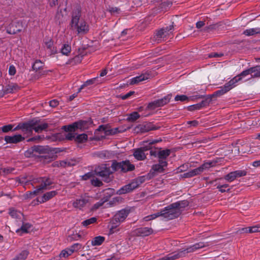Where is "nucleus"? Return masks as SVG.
<instances>
[{
    "mask_svg": "<svg viewBox=\"0 0 260 260\" xmlns=\"http://www.w3.org/2000/svg\"><path fill=\"white\" fill-rule=\"evenodd\" d=\"M71 27L73 30H76L78 34H86L89 30L88 24L81 17V8L79 7L74 9L73 11Z\"/></svg>",
    "mask_w": 260,
    "mask_h": 260,
    "instance_id": "obj_1",
    "label": "nucleus"
},
{
    "mask_svg": "<svg viewBox=\"0 0 260 260\" xmlns=\"http://www.w3.org/2000/svg\"><path fill=\"white\" fill-rule=\"evenodd\" d=\"M52 183V180L47 177L34 178L32 180L31 184L36 189L33 191L26 192L25 196L27 198H32L42 193L44 190L50 189L49 186Z\"/></svg>",
    "mask_w": 260,
    "mask_h": 260,
    "instance_id": "obj_2",
    "label": "nucleus"
},
{
    "mask_svg": "<svg viewBox=\"0 0 260 260\" xmlns=\"http://www.w3.org/2000/svg\"><path fill=\"white\" fill-rule=\"evenodd\" d=\"M149 175L140 176L131 181L129 183L122 186L117 191V194H122L131 192L137 188L140 184L144 183L146 180L150 179Z\"/></svg>",
    "mask_w": 260,
    "mask_h": 260,
    "instance_id": "obj_3",
    "label": "nucleus"
},
{
    "mask_svg": "<svg viewBox=\"0 0 260 260\" xmlns=\"http://www.w3.org/2000/svg\"><path fill=\"white\" fill-rule=\"evenodd\" d=\"M179 204L172 203L166 207L161 211V217L167 220L178 217L181 214V210L178 209Z\"/></svg>",
    "mask_w": 260,
    "mask_h": 260,
    "instance_id": "obj_4",
    "label": "nucleus"
},
{
    "mask_svg": "<svg viewBox=\"0 0 260 260\" xmlns=\"http://www.w3.org/2000/svg\"><path fill=\"white\" fill-rule=\"evenodd\" d=\"M6 25L7 32L9 34H15L21 31L24 27L22 21L16 18L8 20Z\"/></svg>",
    "mask_w": 260,
    "mask_h": 260,
    "instance_id": "obj_5",
    "label": "nucleus"
},
{
    "mask_svg": "<svg viewBox=\"0 0 260 260\" xmlns=\"http://www.w3.org/2000/svg\"><path fill=\"white\" fill-rule=\"evenodd\" d=\"M158 141H159L157 140H152L144 142L143 146L142 147L135 150L134 156L135 158L139 160L145 159L146 155L144 151L151 149L152 148V145L157 143Z\"/></svg>",
    "mask_w": 260,
    "mask_h": 260,
    "instance_id": "obj_6",
    "label": "nucleus"
},
{
    "mask_svg": "<svg viewBox=\"0 0 260 260\" xmlns=\"http://www.w3.org/2000/svg\"><path fill=\"white\" fill-rule=\"evenodd\" d=\"M113 171H120L126 173L132 171L135 169V166L132 164L129 160H124L121 162L114 161L111 165Z\"/></svg>",
    "mask_w": 260,
    "mask_h": 260,
    "instance_id": "obj_7",
    "label": "nucleus"
},
{
    "mask_svg": "<svg viewBox=\"0 0 260 260\" xmlns=\"http://www.w3.org/2000/svg\"><path fill=\"white\" fill-rule=\"evenodd\" d=\"M174 30L173 25H171L158 30L154 36V39L157 43L165 41L172 34Z\"/></svg>",
    "mask_w": 260,
    "mask_h": 260,
    "instance_id": "obj_8",
    "label": "nucleus"
},
{
    "mask_svg": "<svg viewBox=\"0 0 260 260\" xmlns=\"http://www.w3.org/2000/svg\"><path fill=\"white\" fill-rule=\"evenodd\" d=\"M129 212L125 209H122L117 212L112 220V227L110 229V233L114 232L113 229L116 228L121 222L124 221L128 215Z\"/></svg>",
    "mask_w": 260,
    "mask_h": 260,
    "instance_id": "obj_9",
    "label": "nucleus"
},
{
    "mask_svg": "<svg viewBox=\"0 0 260 260\" xmlns=\"http://www.w3.org/2000/svg\"><path fill=\"white\" fill-rule=\"evenodd\" d=\"M97 175L101 177L104 181L108 182L110 181L109 176L113 173L112 168H111L107 164H103L99 166L95 170Z\"/></svg>",
    "mask_w": 260,
    "mask_h": 260,
    "instance_id": "obj_10",
    "label": "nucleus"
},
{
    "mask_svg": "<svg viewBox=\"0 0 260 260\" xmlns=\"http://www.w3.org/2000/svg\"><path fill=\"white\" fill-rule=\"evenodd\" d=\"M172 98V94H169L164 96V98L155 100L148 104L147 108L150 110L155 109L156 108L161 107L168 104L171 99Z\"/></svg>",
    "mask_w": 260,
    "mask_h": 260,
    "instance_id": "obj_11",
    "label": "nucleus"
},
{
    "mask_svg": "<svg viewBox=\"0 0 260 260\" xmlns=\"http://www.w3.org/2000/svg\"><path fill=\"white\" fill-rule=\"evenodd\" d=\"M89 202V198L85 195H82L74 201L72 205L76 209L82 210Z\"/></svg>",
    "mask_w": 260,
    "mask_h": 260,
    "instance_id": "obj_12",
    "label": "nucleus"
},
{
    "mask_svg": "<svg viewBox=\"0 0 260 260\" xmlns=\"http://www.w3.org/2000/svg\"><path fill=\"white\" fill-rule=\"evenodd\" d=\"M87 123L86 121L75 122L72 124L64 126L63 129L66 132H75L77 129H84L85 128V125Z\"/></svg>",
    "mask_w": 260,
    "mask_h": 260,
    "instance_id": "obj_13",
    "label": "nucleus"
},
{
    "mask_svg": "<svg viewBox=\"0 0 260 260\" xmlns=\"http://www.w3.org/2000/svg\"><path fill=\"white\" fill-rule=\"evenodd\" d=\"M246 175V172L244 170H237L232 172L224 176V179L229 182L235 180L236 178L244 176Z\"/></svg>",
    "mask_w": 260,
    "mask_h": 260,
    "instance_id": "obj_14",
    "label": "nucleus"
},
{
    "mask_svg": "<svg viewBox=\"0 0 260 260\" xmlns=\"http://www.w3.org/2000/svg\"><path fill=\"white\" fill-rule=\"evenodd\" d=\"M4 139L6 143L16 144L24 140V137L18 134L13 136H6Z\"/></svg>",
    "mask_w": 260,
    "mask_h": 260,
    "instance_id": "obj_15",
    "label": "nucleus"
},
{
    "mask_svg": "<svg viewBox=\"0 0 260 260\" xmlns=\"http://www.w3.org/2000/svg\"><path fill=\"white\" fill-rule=\"evenodd\" d=\"M34 130L38 133L46 130L48 127V124L47 123L41 122L40 120H34Z\"/></svg>",
    "mask_w": 260,
    "mask_h": 260,
    "instance_id": "obj_16",
    "label": "nucleus"
},
{
    "mask_svg": "<svg viewBox=\"0 0 260 260\" xmlns=\"http://www.w3.org/2000/svg\"><path fill=\"white\" fill-rule=\"evenodd\" d=\"M104 195L106 196V197H105L104 199H102L100 202L95 204L94 205V208L98 209L100 207L102 206L105 202L107 201L109 198L113 193V190L112 189L109 188L104 190Z\"/></svg>",
    "mask_w": 260,
    "mask_h": 260,
    "instance_id": "obj_17",
    "label": "nucleus"
},
{
    "mask_svg": "<svg viewBox=\"0 0 260 260\" xmlns=\"http://www.w3.org/2000/svg\"><path fill=\"white\" fill-rule=\"evenodd\" d=\"M150 75L147 72L141 74L140 75L134 77L131 79V84H137L140 82L149 79Z\"/></svg>",
    "mask_w": 260,
    "mask_h": 260,
    "instance_id": "obj_18",
    "label": "nucleus"
},
{
    "mask_svg": "<svg viewBox=\"0 0 260 260\" xmlns=\"http://www.w3.org/2000/svg\"><path fill=\"white\" fill-rule=\"evenodd\" d=\"M168 166L167 161H158V163L152 166V170L154 172L162 173L165 171V168Z\"/></svg>",
    "mask_w": 260,
    "mask_h": 260,
    "instance_id": "obj_19",
    "label": "nucleus"
},
{
    "mask_svg": "<svg viewBox=\"0 0 260 260\" xmlns=\"http://www.w3.org/2000/svg\"><path fill=\"white\" fill-rule=\"evenodd\" d=\"M34 120L22 123V132L24 134H30L34 130Z\"/></svg>",
    "mask_w": 260,
    "mask_h": 260,
    "instance_id": "obj_20",
    "label": "nucleus"
},
{
    "mask_svg": "<svg viewBox=\"0 0 260 260\" xmlns=\"http://www.w3.org/2000/svg\"><path fill=\"white\" fill-rule=\"evenodd\" d=\"M55 190L50 191L44 193L41 197L38 198V202L40 203H43L50 200L57 194Z\"/></svg>",
    "mask_w": 260,
    "mask_h": 260,
    "instance_id": "obj_21",
    "label": "nucleus"
},
{
    "mask_svg": "<svg viewBox=\"0 0 260 260\" xmlns=\"http://www.w3.org/2000/svg\"><path fill=\"white\" fill-rule=\"evenodd\" d=\"M217 161L208 160L204 162L201 166L198 167V169L199 171L200 174H201L203 171L208 170L209 169L213 167L216 166Z\"/></svg>",
    "mask_w": 260,
    "mask_h": 260,
    "instance_id": "obj_22",
    "label": "nucleus"
},
{
    "mask_svg": "<svg viewBox=\"0 0 260 260\" xmlns=\"http://www.w3.org/2000/svg\"><path fill=\"white\" fill-rule=\"evenodd\" d=\"M137 128L141 133H146L150 131L156 129V127L152 123H147L144 124H140Z\"/></svg>",
    "mask_w": 260,
    "mask_h": 260,
    "instance_id": "obj_23",
    "label": "nucleus"
},
{
    "mask_svg": "<svg viewBox=\"0 0 260 260\" xmlns=\"http://www.w3.org/2000/svg\"><path fill=\"white\" fill-rule=\"evenodd\" d=\"M136 234L140 236H148L153 233V230L148 227H141L136 230Z\"/></svg>",
    "mask_w": 260,
    "mask_h": 260,
    "instance_id": "obj_24",
    "label": "nucleus"
},
{
    "mask_svg": "<svg viewBox=\"0 0 260 260\" xmlns=\"http://www.w3.org/2000/svg\"><path fill=\"white\" fill-rule=\"evenodd\" d=\"M240 78L235 76L228 82L226 83L224 86L229 91L238 85V82H240Z\"/></svg>",
    "mask_w": 260,
    "mask_h": 260,
    "instance_id": "obj_25",
    "label": "nucleus"
},
{
    "mask_svg": "<svg viewBox=\"0 0 260 260\" xmlns=\"http://www.w3.org/2000/svg\"><path fill=\"white\" fill-rule=\"evenodd\" d=\"M171 150L170 149L161 150L160 148L158 149V161H167L166 159L170 155Z\"/></svg>",
    "mask_w": 260,
    "mask_h": 260,
    "instance_id": "obj_26",
    "label": "nucleus"
},
{
    "mask_svg": "<svg viewBox=\"0 0 260 260\" xmlns=\"http://www.w3.org/2000/svg\"><path fill=\"white\" fill-rule=\"evenodd\" d=\"M31 227V225L28 223H23L20 228L16 230V232L21 235L23 233H28Z\"/></svg>",
    "mask_w": 260,
    "mask_h": 260,
    "instance_id": "obj_27",
    "label": "nucleus"
},
{
    "mask_svg": "<svg viewBox=\"0 0 260 260\" xmlns=\"http://www.w3.org/2000/svg\"><path fill=\"white\" fill-rule=\"evenodd\" d=\"M208 104L207 100H204L202 101L201 103H198L197 104H194L191 105L189 107V110L193 111L196 110H200L202 108L205 107Z\"/></svg>",
    "mask_w": 260,
    "mask_h": 260,
    "instance_id": "obj_28",
    "label": "nucleus"
},
{
    "mask_svg": "<svg viewBox=\"0 0 260 260\" xmlns=\"http://www.w3.org/2000/svg\"><path fill=\"white\" fill-rule=\"evenodd\" d=\"M260 34V28H251L245 30L243 34L246 36H253L255 34Z\"/></svg>",
    "mask_w": 260,
    "mask_h": 260,
    "instance_id": "obj_29",
    "label": "nucleus"
},
{
    "mask_svg": "<svg viewBox=\"0 0 260 260\" xmlns=\"http://www.w3.org/2000/svg\"><path fill=\"white\" fill-rule=\"evenodd\" d=\"M200 174L198 168H197L183 173L182 176L184 178H190Z\"/></svg>",
    "mask_w": 260,
    "mask_h": 260,
    "instance_id": "obj_30",
    "label": "nucleus"
},
{
    "mask_svg": "<svg viewBox=\"0 0 260 260\" xmlns=\"http://www.w3.org/2000/svg\"><path fill=\"white\" fill-rule=\"evenodd\" d=\"M252 78H260V65L250 68Z\"/></svg>",
    "mask_w": 260,
    "mask_h": 260,
    "instance_id": "obj_31",
    "label": "nucleus"
},
{
    "mask_svg": "<svg viewBox=\"0 0 260 260\" xmlns=\"http://www.w3.org/2000/svg\"><path fill=\"white\" fill-rule=\"evenodd\" d=\"M105 238L102 236H97L94 238L91 241V245L92 246H100L104 241Z\"/></svg>",
    "mask_w": 260,
    "mask_h": 260,
    "instance_id": "obj_32",
    "label": "nucleus"
},
{
    "mask_svg": "<svg viewBox=\"0 0 260 260\" xmlns=\"http://www.w3.org/2000/svg\"><path fill=\"white\" fill-rule=\"evenodd\" d=\"M71 51V47L68 44H64L60 48L61 53L64 55L68 56Z\"/></svg>",
    "mask_w": 260,
    "mask_h": 260,
    "instance_id": "obj_33",
    "label": "nucleus"
},
{
    "mask_svg": "<svg viewBox=\"0 0 260 260\" xmlns=\"http://www.w3.org/2000/svg\"><path fill=\"white\" fill-rule=\"evenodd\" d=\"M28 251L26 250H24L17 255L13 260H25L28 256Z\"/></svg>",
    "mask_w": 260,
    "mask_h": 260,
    "instance_id": "obj_34",
    "label": "nucleus"
},
{
    "mask_svg": "<svg viewBox=\"0 0 260 260\" xmlns=\"http://www.w3.org/2000/svg\"><path fill=\"white\" fill-rule=\"evenodd\" d=\"M82 248V246L80 243H75L69 247V253H73L77 252Z\"/></svg>",
    "mask_w": 260,
    "mask_h": 260,
    "instance_id": "obj_35",
    "label": "nucleus"
},
{
    "mask_svg": "<svg viewBox=\"0 0 260 260\" xmlns=\"http://www.w3.org/2000/svg\"><path fill=\"white\" fill-rule=\"evenodd\" d=\"M9 215L13 218H18L22 215V213L20 212L17 211L14 208H10L9 212Z\"/></svg>",
    "mask_w": 260,
    "mask_h": 260,
    "instance_id": "obj_36",
    "label": "nucleus"
},
{
    "mask_svg": "<svg viewBox=\"0 0 260 260\" xmlns=\"http://www.w3.org/2000/svg\"><path fill=\"white\" fill-rule=\"evenodd\" d=\"M250 74L252 75V73L251 72L250 68L242 71L240 74L236 76H237V77L240 78V81H241L244 78H245L246 76H247L248 75H249Z\"/></svg>",
    "mask_w": 260,
    "mask_h": 260,
    "instance_id": "obj_37",
    "label": "nucleus"
},
{
    "mask_svg": "<svg viewBox=\"0 0 260 260\" xmlns=\"http://www.w3.org/2000/svg\"><path fill=\"white\" fill-rule=\"evenodd\" d=\"M140 117V115L137 112H133L128 115L127 120L129 121H135Z\"/></svg>",
    "mask_w": 260,
    "mask_h": 260,
    "instance_id": "obj_38",
    "label": "nucleus"
},
{
    "mask_svg": "<svg viewBox=\"0 0 260 260\" xmlns=\"http://www.w3.org/2000/svg\"><path fill=\"white\" fill-rule=\"evenodd\" d=\"M96 220L97 218L95 217H93L83 221L81 224L83 226L87 227V226L95 223Z\"/></svg>",
    "mask_w": 260,
    "mask_h": 260,
    "instance_id": "obj_39",
    "label": "nucleus"
},
{
    "mask_svg": "<svg viewBox=\"0 0 260 260\" xmlns=\"http://www.w3.org/2000/svg\"><path fill=\"white\" fill-rule=\"evenodd\" d=\"M161 211L159 212H157L155 213L148 215L144 218V219L145 221H150L151 220L155 219L156 218L161 216Z\"/></svg>",
    "mask_w": 260,
    "mask_h": 260,
    "instance_id": "obj_40",
    "label": "nucleus"
},
{
    "mask_svg": "<svg viewBox=\"0 0 260 260\" xmlns=\"http://www.w3.org/2000/svg\"><path fill=\"white\" fill-rule=\"evenodd\" d=\"M87 135L85 134H82L77 135L75 137V141L78 143H83L87 140Z\"/></svg>",
    "mask_w": 260,
    "mask_h": 260,
    "instance_id": "obj_41",
    "label": "nucleus"
},
{
    "mask_svg": "<svg viewBox=\"0 0 260 260\" xmlns=\"http://www.w3.org/2000/svg\"><path fill=\"white\" fill-rule=\"evenodd\" d=\"M228 91V90L225 88V87L223 86L220 89L214 92L213 94L212 95V96H219L221 95L224 94L226 92H227Z\"/></svg>",
    "mask_w": 260,
    "mask_h": 260,
    "instance_id": "obj_42",
    "label": "nucleus"
},
{
    "mask_svg": "<svg viewBox=\"0 0 260 260\" xmlns=\"http://www.w3.org/2000/svg\"><path fill=\"white\" fill-rule=\"evenodd\" d=\"M43 66L44 63L43 62L40 60H37L32 64V69L34 70L38 71L42 68Z\"/></svg>",
    "mask_w": 260,
    "mask_h": 260,
    "instance_id": "obj_43",
    "label": "nucleus"
},
{
    "mask_svg": "<svg viewBox=\"0 0 260 260\" xmlns=\"http://www.w3.org/2000/svg\"><path fill=\"white\" fill-rule=\"evenodd\" d=\"M96 80V78H94L89 80H87L84 84L82 85L81 87L78 89V92H80L81 90L85 86L93 84L95 83V80Z\"/></svg>",
    "mask_w": 260,
    "mask_h": 260,
    "instance_id": "obj_44",
    "label": "nucleus"
},
{
    "mask_svg": "<svg viewBox=\"0 0 260 260\" xmlns=\"http://www.w3.org/2000/svg\"><path fill=\"white\" fill-rule=\"evenodd\" d=\"M229 187V184H224L223 185H218L217 186V188L219 189V190L221 192H225L226 191H229L230 190V188Z\"/></svg>",
    "mask_w": 260,
    "mask_h": 260,
    "instance_id": "obj_45",
    "label": "nucleus"
},
{
    "mask_svg": "<svg viewBox=\"0 0 260 260\" xmlns=\"http://www.w3.org/2000/svg\"><path fill=\"white\" fill-rule=\"evenodd\" d=\"M189 100V97L185 95H177L175 98V101L184 102Z\"/></svg>",
    "mask_w": 260,
    "mask_h": 260,
    "instance_id": "obj_46",
    "label": "nucleus"
},
{
    "mask_svg": "<svg viewBox=\"0 0 260 260\" xmlns=\"http://www.w3.org/2000/svg\"><path fill=\"white\" fill-rule=\"evenodd\" d=\"M18 89V86L15 84H9L7 87L6 91L7 92H13L14 90Z\"/></svg>",
    "mask_w": 260,
    "mask_h": 260,
    "instance_id": "obj_47",
    "label": "nucleus"
},
{
    "mask_svg": "<svg viewBox=\"0 0 260 260\" xmlns=\"http://www.w3.org/2000/svg\"><path fill=\"white\" fill-rule=\"evenodd\" d=\"M13 127V125L12 124H8L6 125H4L1 128L2 132L4 133H8L11 131H12V128Z\"/></svg>",
    "mask_w": 260,
    "mask_h": 260,
    "instance_id": "obj_48",
    "label": "nucleus"
},
{
    "mask_svg": "<svg viewBox=\"0 0 260 260\" xmlns=\"http://www.w3.org/2000/svg\"><path fill=\"white\" fill-rule=\"evenodd\" d=\"M109 11L112 15H117L120 13V10L117 7H110Z\"/></svg>",
    "mask_w": 260,
    "mask_h": 260,
    "instance_id": "obj_49",
    "label": "nucleus"
},
{
    "mask_svg": "<svg viewBox=\"0 0 260 260\" xmlns=\"http://www.w3.org/2000/svg\"><path fill=\"white\" fill-rule=\"evenodd\" d=\"M91 182L92 185H93L94 186H101L103 183L102 182L98 179L95 178L91 180Z\"/></svg>",
    "mask_w": 260,
    "mask_h": 260,
    "instance_id": "obj_50",
    "label": "nucleus"
},
{
    "mask_svg": "<svg viewBox=\"0 0 260 260\" xmlns=\"http://www.w3.org/2000/svg\"><path fill=\"white\" fill-rule=\"evenodd\" d=\"M32 149H33V152H38L41 153L43 151V148L41 146H34L31 147Z\"/></svg>",
    "mask_w": 260,
    "mask_h": 260,
    "instance_id": "obj_51",
    "label": "nucleus"
},
{
    "mask_svg": "<svg viewBox=\"0 0 260 260\" xmlns=\"http://www.w3.org/2000/svg\"><path fill=\"white\" fill-rule=\"evenodd\" d=\"M69 251V248H68L65 250H62V251L61 252V253L60 254V257H67L69 255H71L72 253H70Z\"/></svg>",
    "mask_w": 260,
    "mask_h": 260,
    "instance_id": "obj_52",
    "label": "nucleus"
},
{
    "mask_svg": "<svg viewBox=\"0 0 260 260\" xmlns=\"http://www.w3.org/2000/svg\"><path fill=\"white\" fill-rule=\"evenodd\" d=\"M175 203L179 204L178 209L181 210V208H184L188 206V204L186 201H183L180 202H176Z\"/></svg>",
    "mask_w": 260,
    "mask_h": 260,
    "instance_id": "obj_53",
    "label": "nucleus"
},
{
    "mask_svg": "<svg viewBox=\"0 0 260 260\" xmlns=\"http://www.w3.org/2000/svg\"><path fill=\"white\" fill-rule=\"evenodd\" d=\"M260 232V227L258 226H253L249 227V233Z\"/></svg>",
    "mask_w": 260,
    "mask_h": 260,
    "instance_id": "obj_54",
    "label": "nucleus"
},
{
    "mask_svg": "<svg viewBox=\"0 0 260 260\" xmlns=\"http://www.w3.org/2000/svg\"><path fill=\"white\" fill-rule=\"evenodd\" d=\"M34 152L33 149L31 147L25 152L24 155L27 157H30L34 155Z\"/></svg>",
    "mask_w": 260,
    "mask_h": 260,
    "instance_id": "obj_55",
    "label": "nucleus"
},
{
    "mask_svg": "<svg viewBox=\"0 0 260 260\" xmlns=\"http://www.w3.org/2000/svg\"><path fill=\"white\" fill-rule=\"evenodd\" d=\"M66 139L69 140H72L73 139H75V135L72 132H69L65 135Z\"/></svg>",
    "mask_w": 260,
    "mask_h": 260,
    "instance_id": "obj_56",
    "label": "nucleus"
},
{
    "mask_svg": "<svg viewBox=\"0 0 260 260\" xmlns=\"http://www.w3.org/2000/svg\"><path fill=\"white\" fill-rule=\"evenodd\" d=\"M223 54L222 53H216V52H212V53H211L209 54L208 55V57H210V58H212V57H221L223 56Z\"/></svg>",
    "mask_w": 260,
    "mask_h": 260,
    "instance_id": "obj_57",
    "label": "nucleus"
},
{
    "mask_svg": "<svg viewBox=\"0 0 260 260\" xmlns=\"http://www.w3.org/2000/svg\"><path fill=\"white\" fill-rule=\"evenodd\" d=\"M9 73L10 75H14L16 73V69L14 66H10L9 69Z\"/></svg>",
    "mask_w": 260,
    "mask_h": 260,
    "instance_id": "obj_58",
    "label": "nucleus"
},
{
    "mask_svg": "<svg viewBox=\"0 0 260 260\" xmlns=\"http://www.w3.org/2000/svg\"><path fill=\"white\" fill-rule=\"evenodd\" d=\"M238 232L240 234L248 233H249V227L243 228L240 229L238 231Z\"/></svg>",
    "mask_w": 260,
    "mask_h": 260,
    "instance_id": "obj_59",
    "label": "nucleus"
},
{
    "mask_svg": "<svg viewBox=\"0 0 260 260\" xmlns=\"http://www.w3.org/2000/svg\"><path fill=\"white\" fill-rule=\"evenodd\" d=\"M58 105V101L56 100H53L49 102V105L51 107H56Z\"/></svg>",
    "mask_w": 260,
    "mask_h": 260,
    "instance_id": "obj_60",
    "label": "nucleus"
},
{
    "mask_svg": "<svg viewBox=\"0 0 260 260\" xmlns=\"http://www.w3.org/2000/svg\"><path fill=\"white\" fill-rule=\"evenodd\" d=\"M93 175V173L92 172H88L84 175L82 176V179L83 180H87L88 179L90 178Z\"/></svg>",
    "mask_w": 260,
    "mask_h": 260,
    "instance_id": "obj_61",
    "label": "nucleus"
},
{
    "mask_svg": "<svg viewBox=\"0 0 260 260\" xmlns=\"http://www.w3.org/2000/svg\"><path fill=\"white\" fill-rule=\"evenodd\" d=\"M187 123L191 126L196 127L199 124V122L197 120L188 121L187 122Z\"/></svg>",
    "mask_w": 260,
    "mask_h": 260,
    "instance_id": "obj_62",
    "label": "nucleus"
},
{
    "mask_svg": "<svg viewBox=\"0 0 260 260\" xmlns=\"http://www.w3.org/2000/svg\"><path fill=\"white\" fill-rule=\"evenodd\" d=\"M202 98H203V95L197 94L193 95L192 96H189V99L191 100H197V99H200Z\"/></svg>",
    "mask_w": 260,
    "mask_h": 260,
    "instance_id": "obj_63",
    "label": "nucleus"
},
{
    "mask_svg": "<svg viewBox=\"0 0 260 260\" xmlns=\"http://www.w3.org/2000/svg\"><path fill=\"white\" fill-rule=\"evenodd\" d=\"M150 154L152 156H154L155 157H157L158 156V150H151L150 151Z\"/></svg>",
    "mask_w": 260,
    "mask_h": 260,
    "instance_id": "obj_64",
    "label": "nucleus"
}]
</instances>
